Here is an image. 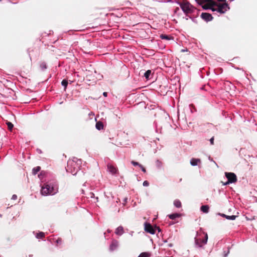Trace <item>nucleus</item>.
Segmentation results:
<instances>
[{"label": "nucleus", "instance_id": "1", "mask_svg": "<svg viewBox=\"0 0 257 257\" xmlns=\"http://www.w3.org/2000/svg\"><path fill=\"white\" fill-rule=\"evenodd\" d=\"M58 192L57 185L44 184L41 189V194L43 195H54Z\"/></svg>", "mask_w": 257, "mask_h": 257}, {"label": "nucleus", "instance_id": "24", "mask_svg": "<svg viewBox=\"0 0 257 257\" xmlns=\"http://www.w3.org/2000/svg\"><path fill=\"white\" fill-rule=\"evenodd\" d=\"M150 256V254L149 253L144 252L141 253L140 254L139 257H149Z\"/></svg>", "mask_w": 257, "mask_h": 257}, {"label": "nucleus", "instance_id": "4", "mask_svg": "<svg viewBox=\"0 0 257 257\" xmlns=\"http://www.w3.org/2000/svg\"><path fill=\"white\" fill-rule=\"evenodd\" d=\"M225 176L227 179V181L225 183H223V182H221V183L224 185H226L230 183H234L237 182V177L236 175L231 172H225Z\"/></svg>", "mask_w": 257, "mask_h": 257}, {"label": "nucleus", "instance_id": "16", "mask_svg": "<svg viewBox=\"0 0 257 257\" xmlns=\"http://www.w3.org/2000/svg\"><path fill=\"white\" fill-rule=\"evenodd\" d=\"M123 232L122 227L119 226L117 227L115 230V233L118 235H121Z\"/></svg>", "mask_w": 257, "mask_h": 257}, {"label": "nucleus", "instance_id": "11", "mask_svg": "<svg viewBox=\"0 0 257 257\" xmlns=\"http://www.w3.org/2000/svg\"><path fill=\"white\" fill-rule=\"evenodd\" d=\"M181 215V214L180 213H173L172 214L168 215V216L169 217V218L170 219H171L172 220H174L177 217H180Z\"/></svg>", "mask_w": 257, "mask_h": 257}, {"label": "nucleus", "instance_id": "28", "mask_svg": "<svg viewBox=\"0 0 257 257\" xmlns=\"http://www.w3.org/2000/svg\"><path fill=\"white\" fill-rule=\"evenodd\" d=\"M143 185L144 186H148L149 185V183L148 181H145L144 182H143Z\"/></svg>", "mask_w": 257, "mask_h": 257}, {"label": "nucleus", "instance_id": "13", "mask_svg": "<svg viewBox=\"0 0 257 257\" xmlns=\"http://www.w3.org/2000/svg\"><path fill=\"white\" fill-rule=\"evenodd\" d=\"M173 204L177 208H181L182 206V203L181 201L178 199H176L174 201Z\"/></svg>", "mask_w": 257, "mask_h": 257}, {"label": "nucleus", "instance_id": "12", "mask_svg": "<svg viewBox=\"0 0 257 257\" xmlns=\"http://www.w3.org/2000/svg\"><path fill=\"white\" fill-rule=\"evenodd\" d=\"M160 38L162 39H165L167 40H170L171 39H173V38L172 36H170L169 35H167L165 34H161L160 36Z\"/></svg>", "mask_w": 257, "mask_h": 257}, {"label": "nucleus", "instance_id": "19", "mask_svg": "<svg viewBox=\"0 0 257 257\" xmlns=\"http://www.w3.org/2000/svg\"><path fill=\"white\" fill-rule=\"evenodd\" d=\"M151 74V70H147L144 74V76L147 79H149V77L150 76V74Z\"/></svg>", "mask_w": 257, "mask_h": 257}, {"label": "nucleus", "instance_id": "8", "mask_svg": "<svg viewBox=\"0 0 257 257\" xmlns=\"http://www.w3.org/2000/svg\"><path fill=\"white\" fill-rule=\"evenodd\" d=\"M201 17L206 21H210L213 19L212 15L207 13H202Z\"/></svg>", "mask_w": 257, "mask_h": 257}, {"label": "nucleus", "instance_id": "21", "mask_svg": "<svg viewBox=\"0 0 257 257\" xmlns=\"http://www.w3.org/2000/svg\"><path fill=\"white\" fill-rule=\"evenodd\" d=\"M62 242V239L61 238H58L56 241V245L58 246L61 245Z\"/></svg>", "mask_w": 257, "mask_h": 257}, {"label": "nucleus", "instance_id": "6", "mask_svg": "<svg viewBox=\"0 0 257 257\" xmlns=\"http://www.w3.org/2000/svg\"><path fill=\"white\" fill-rule=\"evenodd\" d=\"M145 230L146 232L151 234H154L155 233V230L153 227L152 225L148 223L145 224Z\"/></svg>", "mask_w": 257, "mask_h": 257}, {"label": "nucleus", "instance_id": "26", "mask_svg": "<svg viewBox=\"0 0 257 257\" xmlns=\"http://www.w3.org/2000/svg\"><path fill=\"white\" fill-rule=\"evenodd\" d=\"M131 163L134 165V166H139V165H140L139 163L137 162H135L134 161H132L131 162Z\"/></svg>", "mask_w": 257, "mask_h": 257}, {"label": "nucleus", "instance_id": "15", "mask_svg": "<svg viewBox=\"0 0 257 257\" xmlns=\"http://www.w3.org/2000/svg\"><path fill=\"white\" fill-rule=\"evenodd\" d=\"M96 128L98 130H101L103 128V124L101 121H98L96 123Z\"/></svg>", "mask_w": 257, "mask_h": 257}, {"label": "nucleus", "instance_id": "30", "mask_svg": "<svg viewBox=\"0 0 257 257\" xmlns=\"http://www.w3.org/2000/svg\"><path fill=\"white\" fill-rule=\"evenodd\" d=\"M17 199V196L16 195H13L12 197V199L16 200Z\"/></svg>", "mask_w": 257, "mask_h": 257}, {"label": "nucleus", "instance_id": "2", "mask_svg": "<svg viewBox=\"0 0 257 257\" xmlns=\"http://www.w3.org/2000/svg\"><path fill=\"white\" fill-rule=\"evenodd\" d=\"M203 8L204 9L209 8L213 11H217L220 14L224 13L227 9H229L228 5L225 3L219 4L215 3V4L213 5V6H211V5H204Z\"/></svg>", "mask_w": 257, "mask_h": 257}, {"label": "nucleus", "instance_id": "29", "mask_svg": "<svg viewBox=\"0 0 257 257\" xmlns=\"http://www.w3.org/2000/svg\"><path fill=\"white\" fill-rule=\"evenodd\" d=\"M210 142L211 145H214V137H212L210 140Z\"/></svg>", "mask_w": 257, "mask_h": 257}, {"label": "nucleus", "instance_id": "32", "mask_svg": "<svg viewBox=\"0 0 257 257\" xmlns=\"http://www.w3.org/2000/svg\"><path fill=\"white\" fill-rule=\"evenodd\" d=\"M178 10H179V8H177L176 9V11H178Z\"/></svg>", "mask_w": 257, "mask_h": 257}, {"label": "nucleus", "instance_id": "5", "mask_svg": "<svg viewBox=\"0 0 257 257\" xmlns=\"http://www.w3.org/2000/svg\"><path fill=\"white\" fill-rule=\"evenodd\" d=\"M205 237L204 239H195V244L200 247H202L204 244H206L208 240V234L204 232Z\"/></svg>", "mask_w": 257, "mask_h": 257}, {"label": "nucleus", "instance_id": "7", "mask_svg": "<svg viewBox=\"0 0 257 257\" xmlns=\"http://www.w3.org/2000/svg\"><path fill=\"white\" fill-rule=\"evenodd\" d=\"M219 2H224L226 1V0H217ZM197 3H198L200 5H201L204 3L208 2L209 3V4L208 5H211V6H213V5L215 4V2H213L212 0H195Z\"/></svg>", "mask_w": 257, "mask_h": 257}, {"label": "nucleus", "instance_id": "31", "mask_svg": "<svg viewBox=\"0 0 257 257\" xmlns=\"http://www.w3.org/2000/svg\"><path fill=\"white\" fill-rule=\"evenodd\" d=\"M103 95L105 96V97H106L107 95V93L106 92H104L103 93Z\"/></svg>", "mask_w": 257, "mask_h": 257}, {"label": "nucleus", "instance_id": "25", "mask_svg": "<svg viewBox=\"0 0 257 257\" xmlns=\"http://www.w3.org/2000/svg\"><path fill=\"white\" fill-rule=\"evenodd\" d=\"M40 67L42 70L46 69L47 68L46 64L45 62L41 63L40 64Z\"/></svg>", "mask_w": 257, "mask_h": 257}, {"label": "nucleus", "instance_id": "22", "mask_svg": "<svg viewBox=\"0 0 257 257\" xmlns=\"http://www.w3.org/2000/svg\"><path fill=\"white\" fill-rule=\"evenodd\" d=\"M61 84L64 87V90H66L68 85V81L65 79H63L61 82Z\"/></svg>", "mask_w": 257, "mask_h": 257}, {"label": "nucleus", "instance_id": "18", "mask_svg": "<svg viewBox=\"0 0 257 257\" xmlns=\"http://www.w3.org/2000/svg\"><path fill=\"white\" fill-rule=\"evenodd\" d=\"M40 169H41V168L39 166H37L36 167L34 168L32 170L33 174L35 175L36 174L38 173V172L40 171Z\"/></svg>", "mask_w": 257, "mask_h": 257}, {"label": "nucleus", "instance_id": "34", "mask_svg": "<svg viewBox=\"0 0 257 257\" xmlns=\"http://www.w3.org/2000/svg\"><path fill=\"white\" fill-rule=\"evenodd\" d=\"M230 1H232V0H229Z\"/></svg>", "mask_w": 257, "mask_h": 257}, {"label": "nucleus", "instance_id": "23", "mask_svg": "<svg viewBox=\"0 0 257 257\" xmlns=\"http://www.w3.org/2000/svg\"><path fill=\"white\" fill-rule=\"evenodd\" d=\"M6 124L8 125V129L11 131L14 127V125L12 124V123L9 121H7Z\"/></svg>", "mask_w": 257, "mask_h": 257}, {"label": "nucleus", "instance_id": "35", "mask_svg": "<svg viewBox=\"0 0 257 257\" xmlns=\"http://www.w3.org/2000/svg\"><path fill=\"white\" fill-rule=\"evenodd\" d=\"M2 0H0V1H1Z\"/></svg>", "mask_w": 257, "mask_h": 257}, {"label": "nucleus", "instance_id": "17", "mask_svg": "<svg viewBox=\"0 0 257 257\" xmlns=\"http://www.w3.org/2000/svg\"><path fill=\"white\" fill-rule=\"evenodd\" d=\"M222 216L223 217H225L226 219H229V220H234V219H235L236 217H237V216H236V215L229 216V215H226L224 214H223L222 215Z\"/></svg>", "mask_w": 257, "mask_h": 257}, {"label": "nucleus", "instance_id": "10", "mask_svg": "<svg viewBox=\"0 0 257 257\" xmlns=\"http://www.w3.org/2000/svg\"><path fill=\"white\" fill-rule=\"evenodd\" d=\"M200 163L201 160L200 159L192 158L190 160V164L192 166H196Z\"/></svg>", "mask_w": 257, "mask_h": 257}, {"label": "nucleus", "instance_id": "33", "mask_svg": "<svg viewBox=\"0 0 257 257\" xmlns=\"http://www.w3.org/2000/svg\"><path fill=\"white\" fill-rule=\"evenodd\" d=\"M126 200H127V199H126V198H125V199H124V201H126Z\"/></svg>", "mask_w": 257, "mask_h": 257}, {"label": "nucleus", "instance_id": "9", "mask_svg": "<svg viewBox=\"0 0 257 257\" xmlns=\"http://www.w3.org/2000/svg\"><path fill=\"white\" fill-rule=\"evenodd\" d=\"M107 170L112 175H114L118 172L117 169L111 164L107 165Z\"/></svg>", "mask_w": 257, "mask_h": 257}, {"label": "nucleus", "instance_id": "3", "mask_svg": "<svg viewBox=\"0 0 257 257\" xmlns=\"http://www.w3.org/2000/svg\"><path fill=\"white\" fill-rule=\"evenodd\" d=\"M178 4L186 16L193 13L195 9L187 0H181L178 2Z\"/></svg>", "mask_w": 257, "mask_h": 257}, {"label": "nucleus", "instance_id": "20", "mask_svg": "<svg viewBox=\"0 0 257 257\" xmlns=\"http://www.w3.org/2000/svg\"><path fill=\"white\" fill-rule=\"evenodd\" d=\"M36 237L38 238H43L45 237V234L43 232H39L37 234Z\"/></svg>", "mask_w": 257, "mask_h": 257}, {"label": "nucleus", "instance_id": "27", "mask_svg": "<svg viewBox=\"0 0 257 257\" xmlns=\"http://www.w3.org/2000/svg\"><path fill=\"white\" fill-rule=\"evenodd\" d=\"M139 167L141 168L143 172H144V173L146 172V169L142 165H139Z\"/></svg>", "mask_w": 257, "mask_h": 257}, {"label": "nucleus", "instance_id": "14", "mask_svg": "<svg viewBox=\"0 0 257 257\" xmlns=\"http://www.w3.org/2000/svg\"><path fill=\"white\" fill-rule=\"evenodd\" d=\"M209 207L208 205H202L201 207V210L204 213H208L209 211Z\"/></svg>", "mask_w": 257, "mask_h": 257}]
</instances>
